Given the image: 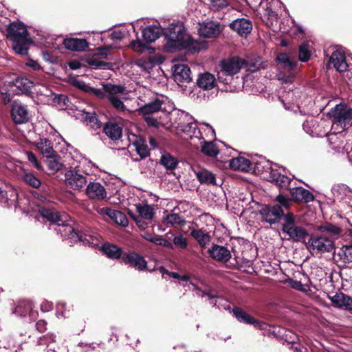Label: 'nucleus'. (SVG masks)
I'll list each match as a JSON object with an SVG mask.
<instances>
[{
    "mask_svg": "<svg viewBox=\"0 0 352 352\" xmlns=\"http://www.w3.org/2000/svg\"><path fill=\"white\" fill-rule=\"evenodd\" d=\"M8 31L13 41V49L16 53L26 54L31 41L28 30L21 22H13L10 24Z\"/></svg>",
    "mask_w": 352,
    "mask_h": 352,
    "instance_id": "3",
    "label": "nucleus"
},
{
    "mask_svg": "<svg viewBox=\"0 0 352 352\" xmlns=\"http://www.w3.org/2000/svg\"><path fill=\"white\" fill-rule=\"evenodd\" d=\"M143 116L144 121L150 126L158 128L160 126V122L151 114H142Z\"/></svg>",
    "mask_w": 352,
    "mask_h": 352,
    "instance_id": "58",
    "label": "nucleus"
},
{
    "mask_svg": "<svg viewBox=\"0 0 352 352\" xmlns=\"http://www.w3.org/2000/svg\"><path fill=\"white\" fill-rule=\"evenodd\" d=\"M275 200L280 204L279 206L282 208V207L285 208H288L292 204V199L289 197H287L281 194L276 196Z\"/></svg>",
    "mask_w": 352,
    "mask_h": 352,
    "instance_id": "55",
    "label": "nucleus"
},
{
    "mask_svg": "<svg viewBox=\"0 0 352 352\" xmlns=\"http://www.w3.org/2000/svg\"><path fill=\"white\" fill-rule=\"evenodd\" d=\"M329 62L330 65L339 72H344L348 69L349 65L346 61L345 56L338 50L332 53Z\"/></svg>",
    "mask_w": 352,
    "mask_h": 352,
    "instance_id": "26",
    "label": "nucleus"
},
{
    "mask_svg": "<svg viewBox=\"0 0 352 352\" xmlns=\"http://www.w3.org/2000/svg\"><path fill=\"white\" fill-rule=\"evenodd\" d=\"M35 144L38 150L47 158H52L55 156V151L53 148L52 144L48 139L40 138Z\"/></svg>",
    "mask_w": 352,
    "mask_h": 352,
    "instance_id": "34",
    "label": "nucleus"
},
{
    "mask_svg": "<svg viewBox=\"0 0 352 352\" xmlns=\"http://www.w3.org/2000/svg\"><path fill=\"white\" fill-rule=\"evenodd\" d=\"M109 50V48L107 47L98 49L92 56L89 58L87 60L89 65L96 69H111L112 64L102 60L107 58Z\"/></svg>",
    "mask_w": 352,
    "mask_h": 352,
    "instance_id": "15",
    "label": "nucleus"
},
{
    "mask_svg": "<svg viewBox=\"0 0 352 352\" xmlns=\"http://www.w3.org/2000/svg\"><path fill=\"white\" fill-rule=\"evenodd\" d=\"M11 116L16 124H25L30 118L27 107L17 102H14L12 105Z\"/></svg>",
    "mask_w": 352,
    "mask_h": 352,
    "instance_id": "17",
    "label": "nucleus"
},
{
    "mask_svg": "<svg viewBox=\"0 0 352 352\" xmlns=\"http://www.w3.org/2000/svg\"><path fill=\"white\" fill-rule=\"evenodd\" d=\"M341 131H335V132L327 135V141L331 148L336 152L340 153L344 150L345 142Z\"/></svg>",
    "mask_w": 352,
    "mask_h": 352,
    "instance_id": "25",
    "label": "nucleus"
},
{
    "mask_svg": "<svg viewBox=\"0 0 352 352\" xmlns=\"http://www.w3.org/2000/svg\"><path fill=\"white\" fill-rule=\"evenodd\" d=\"M16 87L21 92H25L31 89L33 86L32 82L26 78H18L14 82Z\"/></svg>",
    "mask_w": 352,
    "mask_h": 352,
    "instance_id": "47",
    "label": "nucleus"
},
{
    "mask_svg": "<svg viewBox=\"0 0 352 352\" xmlns=\"http://www.w3.org/2000/svg\"><path fill=\"white\" fill-rule=\"evenodd\" d=\"M269 177L271 182L274 183L281 188L285 189L288 188L292 181L287 176L283 175L276 170H274L272 168L270 172Z\"/></svg>",
    "mask_w": 352,
    "mask_h": 352,
    "instance_id": "33",
    "label": "nucleus"
},
{
    "mask_svg": "<svg viewBox=\"0 0 352 352\" xmlns=\"http://www.w3.org/2000/svg\"><path fill=\"white\" fill-rule=\"evenodd\" d=\"M261 220L270 224L278 222L282 217L284 219L283 210L278 205L265 206L260 210Z\"/></svg>",
    "mask_w": 352,
    "mask_h": 352,
    "instance_id": "13",
    "label": "nucleus"
},
{
    "mask_svg": "<svg viewBox=\"0 0 352 352\" xmlns=\"http://www.w3.org/2000/svg\"><path fill=\"white\" fill-rule=\"evenodd\" d=\"M165 221L166 224L171 226H182L186 223V221L184 219V217L176 213H170L167 214L166 217H165Z\"/></svg>",
    "mask_w": 352,
    "mask_h": 352,
    "instance_id": "48",
    "label": "nucleus"
},
{
    "mask_svg": "<svg viewBox=\"0 0 352 352\" xmlns=\"http://www.w3.org/2000/svg\"><path fill=\"white\" fill-rule=\"evenodd\" d=\"M197 178L198 180L202 183L206 184H212L216 185V177L215 175L212 173L203 169L198 171H195Z\"/></svg>",
    "mask_w": 352,
    "mask_h": 352,
    "instance_id": "41",
    "label": "nucleus"
},
{
    "mask_svg": "<svg viewBox=\"0 0 352 352\" xmlns=\"http://www.w3.org/2000/svg\"><path fill=\"white\" fill-rule=\"evenodd\" d=\"M186 38L182 49H186L191 53H195L206 47L207 44L206 42L195 41L189 34Z\"/></svg>",
    "mask_w": 352,
    "mask_h": 352,
    "instance_id": "37",
    "label": "nucleus"
},
{
    "mask_svg": "<svg viewBox=\"0 0 352 352\" xmlns=\"http://www.w3.org/2000/svg\"><path fill=\"white\" fill-rule=\"evenodd\" d=\"M85 193L89 199L97 201L103 200L107 196L106 189L99 182H89L87 186Z\"/></svg>",
    "mask_w": 352,
    "mask_h": 352,
    "instance_id": "19",
    "label": "nucleus"
},
{
    "mask_svg": "<svg viewBox=\"0 0 352 352\" xmlns=\"http://www.w3.org/2000/svg\"><path fill=\"white\" fill-rule=\"evenodd\" d=\"M103 130L105 134L112 140H119L122 137V129L116 122H107Z\"/></svg>",
    "mask_w": 352,
    "mask_h": 352,
    "instance_id": "35",
    "label": "nucleus"
},
{
    "mask_svg": "<svg viewBox=\"0 0 352 352\" xmlns=\"http://www.w3.org/2000/svg\"><path fill=\"white\" fill-rule=\"evenodd\" d=\"M248 66V61L239 56H233L220 61V70L217 73V79L223 84H228V76L238 74L243 68Z\"/></svg>",
    "mask_w": 352,
    "mask_h": 352,
    "instance_id": "4",
    "label": "nucleus"
},
{
    "mask_svg": "<svg viewBox=\"0 0 352 352\" xmlns=\"http://www.w3.org/2000/svg\"><path fill=\"white\" fill-rule=\"evenodd\" d=\"M332 118V129L343 131L352 125V109L338 104L329 113Z\"/></svg>",
    "mask_w": 352,
    "mask_h": 352,
    "instance_id": "8",
    "label": "nucleus"
},
{
    "mask_svg": "<svg viewBox=\"0 0 352 352\" xmlns=\"http://www.w3.org/2000/svg\"><path fill=\"white\" fill-rule=\"evenodd\" d=\"M173 72L174 80L179 85L182 83L189 82L192 80L191 71L186 65H175Z\"/></svg>",
    "mask_w": 352,
    "mask_h": 352,
    "instance_id": "22",
    "label": "nucleus"
},
{
    "mask_svg": "<svg viewBox=\"0 0 352 352\" xmlns=\"http://www.w3.org/2000/svg\"><path fill=\"white\" fill-rule=\"evenodd\" d=\"M25 155L29 162H30L37 169L41 168V164L38 162L36 157L33 153L27 151Z\"/></svg>",
    "mask_w": 352,
    "mask_h": 352,
    "instance_id": "63",
    "label": "nucleus"
},
{
    "mask_svg": "<svg viewBox=\"0 0 352 352\" xmlns=\"http://www.w3.org/2000/svg\"><path fill=\"white\" fill-rule=\"evenodd\" d=\"M276 61L280 69L289 73L288 75H285L280 72L277 75L278 79L285 83L291 82L294 78V74L291 72L296 67V62L291 60L289 56L284 53L280 54L277 56Z\"/></svg>",
    "mask_w": 352,
    "mask_h": 352,
    "instance_id": "11",
    "label": "nucleus"
},
{
    "mask_svg": "<svg viewBox=\"0 0 352 352\" xmlns=\"http://www.w3.org/2000/svg\"><path fill=\"white\" fill-rule=\"evenodd\" d=\"M41 216L50 221L52 224L58 226L64 219L67 218L65 214H59L57 211L43 208L40 210Z\"/></svg>",
    "mask_w": 352,
    "mask_h": 352,
    "instance_id": "29",
    "label": "nucleus"
},
{
    "mask_svg": "<svg viewBox=\"0 0 352 352\" xmlns=\"http://www.w3.org/2000/svg\"><path fill=\"white\" fill-rule=\"evenodd\" d=\"M104 84L102 85V89L91 87V90L89 94H91L101 99H107V92L104 89Z\"/></svg>",
    "mask_w": 352,
    "mask_h": 352,
    "instance_id": "60",
    "label": "nucleus"
},
{
    "mask_svg": "<svg viewBox=\"0 0 352 352\" xmlns=\"http://www.w3.org/2000/svg\"><path fill=\"white\" fill-rule=\"evenodd\" d=\"M174 108V102L167 96L157 95L153 100L141 107L138 111L140 114H152L160 111L170 112Z\"/></svg>",
    "mask_w": 352,
    "mask_h": 352,
    "instance_id": "10",
    "label": "nucleus"
},
{
    "mask_svg": "<svg viewBox=\"0 0 352 352\" xmlns=\"http://www.w3.org/2000/svg\"><path fill=\"white\" fill-rule=\"evenodd\" d=\"M154 61H153L150 58H140L137 61V65L146 71L152 69L154 66Z\"/></svg>",
    "mask_w": 352,
    "mask_h": 352,
    "instance_id": "54",
    "label": "nucleus"
},
{
    "mask_svg": "<svg viewBox=\"0 0 352 352\" xmlns=\"http://www.w3.org/2000/svg\"><path fill=\"white\" fill-rule=\"evenodd\" d=\"M190 235L197 241L199 245L204 248L210 242L211 237L208 232L201 229H193L190 231Z\"/></svg>",
    "mask_w": 352,
    "mask_h": 352,
    "instance_id": "38",
    "label": "nucleus"
},
{
    "mask_svg": "<svg viewBox=\"0 0 352 352\" xmlns=\"http://www.w3.org/2000/svg\"><path fill=\"white\" fill-rule=\"evenodd\" d=\"M117 214V217L116 216V219L114 220V222L118 225H120L122 226L126 227L129 224V221L123 212L119 211Z\"/></svg>",
    "mask_w": 352,
    "mask_h": 352,
    "instance_id": "57",
    "label": "nucleus"
},
{
    "mask_svg": "<svg viewBox=\"0 0 352 352\" xmlns=\"http://www.w3.org/2000/svg\"><path fill=\"white\" fill-rule=\"evenodd\" d=\"M102 251L109 258L114 259L122 258L123 254L121 248L109 243L102 246Z\"/></svg>",
    "mask_w": 352,
    "mask_h": 352,
    "instance_id": "44",
    "label": "nucleus"
},
{
    "mask_svg": "<svg viewBox=\"0 0 352 352\" xmlns=\"http://www.w3.org/2000/svg\"><path fill=\"white\" fill-rule=\"evenodd\" d=\"M201 140H202V141H201V142H200L201 147V152L204 154H205L209 157H216L219 152L216 144H214L211 141H210V142L205 141L204 138L201 139Z\"/></svg>",
    "mask_w": 352,
    "mask_h": 352,
    "instance_id": "42",
    "label": "nucleus"
},
{
    "mask_svg": "<svg viewBox=\"0 0 352 352\" xmlns=\"http://www.w3.org/2000/svg\"><path fill=\"white\" fill-rule=\"evenodd\" d=\"M306 247L312 256H320L331 252L335 248V243L333 239L324 234H316L309 236Z\"/></svg>",
    "mask_w": 352,
    "mask_h": 352,
    "instance_id": "5",
    "label": "nucleus"
},
{
    "mask_svg": "<svg viewBox=\"0 0 352 352\" xmlns=\"http://www.w3.org/2000/svg\"><path fill=\"white\" fill-rule=\"evenodd\" d=\"M69 310H67V305L65 302H60L57 304V313L58 315H60L62 317L66 318L68 317Z\"/></svg>",
    "mask_w": 352,
    "mask_h": 352,
    "instance_id": "62",
    "label": "nucleus"
},
{
    "mask_svg": "<svg viewBox=\"0 0 352 352\" xmlns=\"http://www.w3.org/2000/svg\"><path fill=\"white\" fill-rule=\"evenodd\" d=\"M293 199L298 202L309 203L314 200V195L302 187H295L290 189Z\"/></svg>",
    "mask_w": 352,
    "mask_h": 352,
    "instance_id": "28",
    "label": "nucleus"
},
{
    "mask_svg": "<svg viewBox=\"0 0 352 352\" xmlns=\"http://www.w3.org/2000/svg\"><path fill=\"white\" fill-rule=\"evenodd\" d=\"M14 314L19 316H28L30 320H34L38 317V311L34 309V305L31 300H21L13 311Z\"/></svg>",
    "mask_w": 352,
    "mask_h": 352,
    "instance_id": "16",
    "label": "nucleus"
},
{
    "mask_svg": "<svg viewBox=\"0 0 352 352\" xmlns=\"http://www.w3.org/2000/svg\"><path fill=\"white\" fill-rule=\"evenodd\" d=\"M282 230L283 233L295 241H302L308 235V232L305 228L296 223L295 216L291 212L285 214Z\"/></svg>",
    "mask_w": 352,
    "mask_h": 352,
    "instance_id": "9",
    "label": "nucleus"
},
{
    "mask_svg": "<svg viewBox=\"0 0 352 352\" xmlns=\"http://www.w3.org/2000/svg\"><path fill=\"white\" fill-rule=\"evenodd\" d=\"M221 29L219 23L214 21H207L199 23L198 29L199 34L204 38H215L221 32Z\"/></svg>",
    "mask_w": 352,
    "mask_h": 352,
    "instance_id": "20",
    "label": "nucleus"
},
{
    "mask_svg": "<svg viewBox=\"0 0 352 352\" xmlns=\"http://www.w3.org/2000/svg\"><path fill=\"white\" fill-rule=\"evenodd\" d=\"M135 147L137 153L140 155L141 159L145 158L149 155V149L144 140L140 138H137L132 143Z\"/></svg>",
    "mask_w": 352,
    "mask_h": 352,
    "instance_id": "43",
    "label": "nucleus"
},
{
    "mask_svg": "<svg viewBox=\"0 0 352 352\" xmlns=\"http://www.w3.org/2000/svg\"><path fill=\"white\" fill-rule=\"evenodd\" d=\"M250 161L245 157H239L230 161V166L233 170L248 171L250 168Z\"/></svg>",
    "mask_w": 352,
    "mask_h": 352,
    "instance_id": "39",
    "label": "nucleus"
},
{
    "mask_svg": "<svg viewBox=\"0 0 352 352\" xmlns=\"http://www.w3.org/2000/svg\"><path fill=\"white\" fill-rule=\"evenodd\" d=\"M217 80L214 76L206 72L199 76L197 80V85L204 90H210L216 86Z\"/></svg>",
    "mask_w": 352,
    "mask_h": 352,
    "instance_id": "31",
    "label": "nucleus"
},
{
    "mask_svg": "<svg viewBox=\"0 0 352 352\" xmlns=\"http://www.w3.org/2000/svg\"><path fill=\"white\" fill-rule=\"evenodd\" d=\"M175 122L177 124V133L181 134L184 139L197 138L199 140L204 139L201 131L197 129L194 118L185 111L177 113Z\"/></svg>",
    "mask_w": 352,
    "mask_h": 352,
    "instance_id": "2",
    "label": "nucleus"
},
{
    "mask_svg": "<svg viewBox=\"0 0 352 352\" xmlns=\"http://www.w3.org/2000/svg\"><path fill=\"white\" fill-rule=\"evenodd\" d=\"M96 211L102 217L107 216L113 221L116 219V216L117 217L116 213L119 212V210H112L109 208H98Z\"/></svg>",
    "mask_w": 352,
    "mask_h": 352,
    "instance_id": "53",
    "label": "nucleus"
},
{
    "mask_svg": "<svg viewBox=\"0 0 352 352\" xmlns=\"http://www.w3.org/2000/svg\"><path fill=\"white\" fill-rule=\"evenodd\" d=\"M8 190L0 187V201L5 204H9V201H15L16 199V192L10 187L8 188Z\"/></svg>",
    "mask_w": 352,
    "mask_h": 352,
    "instance_id": "46",
    "label": "nucleus"
},
{
    "mask_svg": "<svg viewBox=\"0 0 352 352\" xmlns=\"http://www.w3.org/2000/svg\"><path fill=\"white\" fill-rule=\"evenodd\" d=\"M329 298L334 307L347 311H352V298L348 295L339 292Z\"/></svg>",
    "mask_w": 352,
    "mask_h": 352,
    "instance_id": "23",
    "label": "nucleus"
},
{
    "mask_svg": "<svg viewBox=\"0 0 352 352\" xmlns=\"http://www.w3.org/2000/svg\"><path fill=\"white\" fill-rule=\"evenodd\" d=\"M318 230L321 232H327L333 235H338L341 232V228L329 223L320 226Z\"/></svg>",
    "mask_w": 352,
    "mask_h": 352,
    "instance_id": "49",
    "label": "nucleus"
},
{
    "mask_svg": "<svg viewBox=\"0 0 352 352\" xmlns=\"http://www.w3.org/2000/svg\"><path fill=\"white\" fill-rule=\"evenodd\" d=\"M192 285L193 286L194 290L196 291L197 294L198 296H200L201 297H204L205 296H208V298L210 299H212V298H215L219 299V298L218 296H217L216 295L213 294L211 292H210V291L209 292L202 291L201 289H200L198 287H197L194 284H192Z\"/></svg>",
    "mask_w": 352,
    "mask_h": 352,
    "instance_id": "61",
    "label": "nucleus"
},
{
    "mask_svg": "<svg viewBox=\"0 0 352 352\" xmlns=\"http://www.w3.org/2000/svg\"><path fill=\"white\" fill-rule=\"evenodd\" d=\"M337 256L339 261L345 267H352V245L343 246L338 251Z\"/></svg>",
    "mask_w": 352,
    "mask_h": 352,
    "instance_id": "36",
    "label": "nucleus"
},
{
    "mask_svg": "<svg viewBox=\"0 0 352 352\" xmlns=\"http://www.w3.org/2000/svg\"><path fill=\"white\" fill-rule=\"evenodd\" d=\"M137 216H133L138 226L142 227V221H151L154 215L153 208L146 203L142 202L135 205Z\"/></svg>",
    "mask_w": 352,
    "mask_h": 352,
    "instance_id": "18",
    "label": "nucleus"
},
{
    "mask_svg": "<svg viewBox=\"0 0 352 352\" xmlns=\"http://www.w3.org/2000/svg\"><path fill=\"white\" fill-rule=\"evenodd\" d=\"M23 179L26 184L33 188H38L41 184V181L32 173H24Z\"/></svg>",
    "mask_w": 352,
    "mask_h": 352,
    "instance_id": "50",
    "label": "nucleus"
},
{
    "mask_svg": "<svg viewBox=\"0 0 352 352\" xmlns=\"http://www.w3.org/2000/svg\"><path fill=\"white\" fill-rule=\"evenodd\" d=\"M64 176L65 185L74 190L80 191L87 183V177L74 168L66 170Z\"/></svg>",
    "mask_w": 352,
    "mask_h": 352,
    "instance_id": "12",
    "label": "nucleus"
},
{
    "mask_svg": "<svg viewBox=\"0 0 352 352\" xmlns=\"http://www.w3.org/2000/svg\"><path fill=\"white\" fill-rule=\"evenodd\" d=\"M230 27L232 30L236 32L241 36H246L251 32L252 29V23L246 19H237L233 21Z\"/></svg>",
    "mask_w": 352,
    "mask_h": 352,
    "instance_id": "27",
    "label": "nucleus"
},
{
    "mask_svg": "<svg viewBox=\"0 0 352 352\" xmlns=\"http://www.w3.org/2000/svg\"><path fill=\"white\" fill-rule=\"evenodd\" d=\"M164 34L166 40L164 48L168 52L182 50V46L188 36L183 23L180 22L170 24L164 30Z\"/></svg>",
    "mask_w": 352,
    "mask_h": 352,
    "instance_id": "1",
    "label": "nucleus"
},
{
    "mask_svg": "<svg viewBox=\"0 0 352 352\" xmlns=\"http://www.w3.org/2000/svg\"><path fill=\"white\" fill-rule=\"evenodd\" d=\"M234 316L241 322L252 324L259 329H265L267 324L264 322L256 320L240 308H234L232 310Z\"/></svg>",
    "mask_w": 352,
    "mask_h": 352,
    "instance_id": "21",
    "label": "nucleus"
},
{
    "mask_svg": "<svg viewBox=\"0 0 352 352\" xmlns=\"http://www.w3.org/2000/svg\"><path fill=\"white\" fill-rule=\"evenodd\" d=\"M122 261L125 264L129 265L139 271H144L147 268V261L142 255L135 251L124 252L122 256Z\"/></svg>",
    "mask_w": 352,
    "mask_h": 352,
    "instance_id": "14",
    "label": "nucleus"
},
{
    "mask_svg": "<svg viewBox=\"0 0 352 352\" xmlns=\"http://www.w3.org/2000/svg\"><path fill=\"white\" fill-rule=\"evenodd\" d=\"M65 47L72 51L82 52L88 47V43L85 39L70 38L63 41Z\"/></svg>",
    "mask_w": 352,
    "mask_h": 352,
    "instance_id": "30",
    "label": "nucleus"
},
{
    "mask_svg": "<svg viewBox=\"0 0 352 352\" xmlns=\"http://www.w3.org/2000/svg\"><path fill=\"white\" fill-rule=\"evenodd\" d=\"M87 124L94 130L100 129L102 126V123L99 121L95 115L87 113L85 118Z\"/></svg>",
    "mask_w": 352,
    "mask_h": 352,
    "instance_id": "51",
    "label": "nucleus"
},
{
    "mask_svg": "<svg viewBox=\"0 0 352 352\" xmlns=\"http://www.w3.org/2000/svg\"><path fill=\"white\" fill-rule=\"evenodd\" d=\"M131 47L136 51L140 52H143L146 50H148V47L144 43H142L140 40L133 41L130 44Z\"/></svg>",
    "mask_w": 352,
    "mask_h": 352,
    "instance_id": "56",
    "label": "nucleus"
},
{
    "mask_svg": "<svg viewBox=\"0 0 352 352\" xmlns=\"http://www.w3.org/2000/svg\"><path fill=\"white\" fill-rule=\"evenodd\" d=\"M160 32L157 26L151 25L143 30L142 36L146 42L152 43L158 38Z\"/></svg>",
    "mask_w": 352,
    "mask_h": 352,
    "instance_id": "40",
    "label": "nucleus"
},
{
    "mask_svg": "<svg viewBox=\"0 0 352 352\" xmlns=\"http://www.w3.org/2000/svg\"><path fill=\"white\" fill-rule=\"evenodd\" d=\"M104 89L107 92V100L109 104L118 112H124L127 110L124 100L128 99L129 94L126 87L111 83L104 85Z\"/></svg>",
    "mask_w": 352,
    "mask_h": 352,
    "instance_id": "6",
    "label": "nucleus"
},
{
    "mask_svg": "<svg viewBox=\"0 0 352 352\" xmlns=\"http://www.w3.org/2000/svg\"><path fill=\"white\" fill-rule=\"evenodd\" d=\"M208 252L212 258L223 263L228 262L231 258L230 250L222 245H213Z\"/></svg>",
    "mask_w": 352,
    "mask_h": 352,
    "instance_id": "24",
    "label": "nucleus"
},
{
    "mask_svg": "<svg viewBox=\"0 0 352 352\" xmlns=\"http://www.w3.org/2000/svg\"><path fill=\"white\" fill-rule=\"evenodd\" d=\"M74 85L76 87L85 92L90 93L91 90V87L82 80H76Z\"/></svg>",
    "mask_w": 352,
    "mask_h": 352,
    "instance_id": "64",
    "label": "nucleus"
},
{
    "mask_svg": "<svg viewBox=\"0 0 352 352\" xmlns=\"http://www.w3.org/2000/svg\"><path fill=\"white\" fill-rule=\"evenodd\" d=\"M174 245L181 249H185L187 247L186 239L182 235H178L173 239Z\"/></svg>",
    "mask_w": 352,
    "mask_h": 352,
    "instance_id": "59",
    "label": "nucleus"
},
{
    "mask_svg": "<svg viewBox=\"0 0 352 352\" xmlns=\"http://www.w3.org/2000/svg\"><path fill=\"white\" fill-rule=\"evenodd\" d=\"M333 196L338 199L348 198L349 205L352 207V190L344 184H336L331 189Z\"/></svg>",
    "mask_w": 352,
    "mask_h": 352,
    "instance_id": "32",
    "label": "nucleus"
},
{
    "mask_svg": "<svg viewBox=\"0 0 352 352\" xmlns=\"http://www.w3.org/2000/svg\"><path fill=\"white\" fill-rule=\"evenodd\" d=\"M311 54L307 43H303L299 47V60L302 62L307 61L310 58Z\"/></svg>",
    "mask_w": 352,
    "mask_h": 352,
    "instance_id": "52",
    "label": "nucleus"
},
{
    "mask_svg": "<svg viewBox=\"0 0 352 352\" xmlns=\"http://www.w3.org/2000/svg\"><path fill=\"white\" fill-rule=\"evenodd\" d=\"M160 163L168 170H173L178 164L177 158L169 153H164L162 155Z\"/></svg>",
    "mask_w": 352,
    "mask_h": 352,
    "instance_id": "45",
    "label": "nucleus"
},
{
    "mask_svg": "<svg viewBox=\"0 0 352 352\" xmlns=\"http://www.w3.org/2000/svg\"><path fill=\"white\" fill-rule=\"evenodd\" d=\"M67 219H64L55 228L57 233L63 237L69 239L75 242L79 241L84 245H94L98 239L91 234H80L75 231L73 226L66 223Z\"/></svg>",
    "mask_w": 352,
    "mask_h": 352,
    "instance_id": "7",
    "label": "nucleus"
}]
</instances>
